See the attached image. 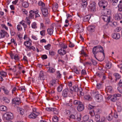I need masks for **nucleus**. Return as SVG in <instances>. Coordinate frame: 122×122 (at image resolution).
<instances>
[{"instance_id": "40", "label": "nucleus", "mask_w": 122, "mask_h": 122, "mask_svg": "<svg viewBox=\"0 0 122 122\" xmlns=\"http://www.w3.org/2000/svg\"><path fill=\"white\" fill-rule=\"evenodd\" d=\"M46 28V26L43 23H40V29H44Z\"/></svg>"}, {"instance_id": "46", "label": "nucleus", "mask_w": 122, "mask_h": 122, "mask_svg": "<svg viewBox=\"0 0 122 122\" xmlns=\"http://www.w3.org/2000/svg\"><path fill=\"white\" fill-rule=\"evenodd\" d=\"M81 103L80 101L77 100H75L74 102V105H78V106Z\"/></svg>"}, {"instance_id": "35", "label": "nucleus", "mask_w": 122, "mask_h": 122, "mask_svg": "<svg viewBox=\"0 0 122 122\" xmlns=\"http://www.w3.org/2000/svg\"><path fill=\"white\" fill-rule=\"evenodd\" d=\"M114 75L116 78V80L117 79H119L121 77L120 76L119 74L116 73H114Z\"/></svg>"}, {"instance_id": "3", "label": "nucleus", "mask_w": 122, "mask_h": 122, "mask_svg": "<svg viewBox=\"0 0 122 122\" xmlns=\"http://www.w3.org/2000/svg\"><path fill=\"white\" fill-rule=\"evenodd\" d=\"M121 95L119 94H115L112 95H110L109 97L111 98V100L112 102H115L116 101L117 99V97H121Z\"/></svg>"}, {"instance_id": "51", "label": "nucleus", "mask_w": 122, "mask_h": 122, "mask_svg": "<svg viewBox=\"0 0 122 122\" xmlns=\"http://www.w3.org/2000/svg\"><path fill=\"white\" fill-rule=\"evenodd\" d=\"M51 45L50 44H48L47 45L44 46L45 49L47 50H49L50 48Z\"/></svg>"}, {"instance_id": "27", "label": "nucleus", "mask_w": 122, "mask_h": 122, "mask_svg": "<svg viewBox=\"0 0 122 122\" xmlns=\"http://www.w3.org/2000/svg\"><path fill=\"white\" fill-rule=\"evenodd\" d=\"M91 18V16L90 15H88L84 17L83 18V20L84 21H88Z\"/></svg>"}, {"instance_id": "17", "label": "nucleus", "mask_w": 122, "mask_h": 122, "mask_svg": "<svg viewBox=\"0 0 122 122\" xmlns=\"http://www.w3.org/2000/svg\"><path fill=\"white\" fill-rule=\"evenodd\" d=\"M115 19L119 20L122 18V15L120 13H117L114 15Z\"/></svg>"}, {"instance_id": "62", "label": "nucleus", "mask_w": 122, "mask_h": 122, "mask_svg": "<svg viewBox=\"0 0 122 122\" xmlns=\"http://www.w3.org/2000/svg\"><path fill=\"white\" fill-rule=\"evenodd\" d=\"M28 48L30 50H32L34 51L36 50L35 48L33 46H30Z\"/></svg>"}, {"instance_id": "32", "label": "nucleus", "mask_w": 122, "mask_h": 122, "mask_svg": "<svg viewBox=\"0 0 122 122\" xmlns=\"http://www.w3.org/2000/svg\"><path fill=\"white\" fill-rule=\"evenodd\" d=\"M17 110H19L20 114L21 115H23L24 113V110L20 107H18L17 108Z\"/></svg>"}, {"instance_id": "52", "label": "nucleus", "mask_w": 122, "mask_h": 122, "mask_svg": "<svg viewBox=\"0 0 122 122\" xmlns=\"http://www.w3.org/2000/svg\"><path fill=\"white\" fill-rule=\"evenodd\" d=\"M74 71L76 72L77 74H79L80 71L78 70L76 67H75L74 69Z\"/></svg>"}, {"instance_id": "36", "label": "nucleus", "mask_w": 122, "mask_h": 122, "mask_svg": "<svg viewBox=\"0 0 122 122\" xmlns=\"http://www.w3.org/2000/svg\"><path fill=\"white\" fill-rule=\"evenodd\" d=\"M33 112L36 114L39 115V111L38 109H37L36 108L34 107L32 108V109Z\"/></svg>"}, {"instance_id": "28", "label": "nucleus", "mask_w": 122, "mask_h": 122, "mask_svg": "<svg viewBox=\"0 0 122 122\" xmlns=\"http://www.w3.org/2000/svg\"><path fill=\"white\" fill-rule=\"evenodd\" d=\"M31 27L34 29H36L38 28L36 23L35 22H34L32 23L31 25Z\"/></svg>"}, {"instance_id": "53", "label": "nucleus", "mask_w": 122, "mask_h": 122, "mask_svg": "<svg viewBox=\"0 0 122 122\" xmlns=\"http://www.w3.org/2000/svg\"><path fill=\"white\" fill-rule=\"evenodd\" d=\"M84 98L86 100H91V97L89 95H86L84 96Z\"/></svg>"}, {"instance_id": "30", "label": "nucleus", "mask_w": 122, "mask_h": 122, "mask_svg": "<svg viewBox=\"0 0 122 122\" xmlns=\"http://www.w3.org/2000/svg\"><path fill=\"white\" fill-rule=\"evenodd\" d=\"M55 71V69L50 67H49V69L48 70V71L51 73H53Z\"/></svg>"}, {"instance_id": "59", "label": "nucleus", "mask_w": 122, "mask_h": 122, "mask_svg": "<svg viewBox=\"0 0 122 122\" xmlns=\"http://www.w3.org/2000/svg\"><path fill=\"white\" fill-rule=\"evenodd\" d=\"M122 29V28L121 27H117L115 30L116 32H118L120 31Z\"/></svg>"}, {"instance_id": "6", "label": "nucleus", "mask_w": 122, "mask_h": 122, "mask_svg": "<svg viewBox=\"0 0 122 122\" xmlns=\"http://www.w3.org/2000/svg\"><path fill=\"white\" fill-rule=\"evenodd\" d=\"M32 44V41L30 38H28V40L25 41L24 43V45L27 48L31 46Z\"/></svg>"}, {"instance_id": "60", "label": "nucleus", "mask_w": 122, "mask_h": 122, "mask_svg": "<svg viewBox=\"0 0 122 122\" xmlns=\"http://www.w3.org/2000/svg\"><path fill=\"white\" fill-rule=\"evenodd\" d=\"M66 15L67 19L70 20H71L72 17L71 15L69 14H67Z\"/></svg>"}, {"instance_id": "58", "label": "nucleus", "mask_w": 122, "mask_h": 122, "mask_svg": "<svg viewBox=\"0 0 122 122\" xmlns=\"http://www.w3.org/2000/svg\"><path fill=\"white\" fill-rule=\"evenodd\" d=\"M17 29L18 30H22V28L21 25L20 24L17 26Z\"/></svg>"}, {"instance_id": "42", "label": "nucleus", "mask_w": 122, "mask_h": 122, "mask_svg": "<svg viewBox=\"0 0 122 122\" xmlns=\"http://www.w3.org/2000/svg\"><path fill=\"white\" fill-rule=\"evenodd\" d=\"M22 4L23 6L25 8H27L29 5L28 3L25 2H23Z\"/></svg>"}, {"instance_id": "10", "label": "nucleus", "mask_w": 122, "mask_h": 122, "mask_svg": "<svg viewBox=\"0 0 122 122\" xmlns=\"http://www.w3.org/2000/svg\"><path fill=\"white\" fill-rule=\"evenodd\" d=\"M42 13L44 17L47 16L48 14L47 9L45 8L42 7L41 8Z\"/></svg>"}, {"instance_id": "44", "label": "nucleus", "mask_w": 122, "mask_h": 122, "mask_svg": "<svg viewBox=\"0 0 122 122\" xmlns=\"http://www.w3.org/2000/svg\"><path fill=\"white\" fill-rule=\"evenodd\" d=\"M106 90L108 92H111L112 90V87L111 86H108L106 88Z\"/></svg>"}, {"instance_id": "21", "label": "nucleus", "mask_w": 122, "mask_h": 122, "mask_svg": "<svg viewBox=\"0 0 122 122\" xmlns=\"http://www.w3.org/2000/svg\"><path fill=\"white\" fill-rule=\"evenodd\" d=\"M38 115L33 112H32L29 115V117L30 118L35 119L37 117Z\"/></svg>"}, {"instance_id": "11", "label": "nucleus", "mask_w": 122, "mask_h": 122, "mask_svg": "<svg viewBox=\"0 0 122 122\" xmlns=\"http://www.w3.org/2000/svg\"><path fill=\"white\" fill-rule=\"evenodd\" d=\"M10 56L12 59H14L16 61H18L20 59L19 57L17 54L15 55L13 54L12 53H11L10 54Z\"/></svg>"}, {"instance_id": "39", "label": "nucleus", "mask_w": 122, "mask_h": 122, "mask_svg": "<svg viewBox=\"0 0 122 122\" xmlns=\"http://www.w3.org/2000/svg\"><path fill=\"white\" fill-rule=\"evenodd\" d=\"M3 99L4 102L6 103H8L10 102V100L6 97H3Z\"/></svg>"}, {"instance_id": "64", "label": "nucleus", "mask_w": 122, "mask_h": 122, "mask_svg": "<svg viewBox=\"0 0 122 122\" xmlns=\"http://www.w3.org/2000/svg\"><path fill=\"white\" fill-rule=\"evenodd\" d=\"M118 85L119 87L122 86V79L120 80L118 84Z\"/></svg>"}, {"instance_id": "7", "label": "nucleus", "mask_w": 122, "mask_h": 122, "mask_svg": "<svg viewBox=\"0 0 122 122\" xmlns=\"http://www.w3.org/2000/svg\"><path fill=\"white\" fill-rule=\"evenodd\" d=\"M5 36L6 37H8L9 36L8 33L3 30H0V39L4 38Z\"/></svg>"}, {"instance_id": "23", "label": "nucleus", "mask_w": 122, "mask_h": 122, "mask_svg": "<svg viewBox=\"0 0 122 122\" xmlns=\"http://www.w3.org/2000/svg\"><path fill=\"white\" fill-rule=\"evenodd\" d=\"M30 14L29 15L28 17L30 19H32L34 18V14H33V10H31L29 12Z\"/></svg>"}, {"instance_id": "61", "label": "nucleus", "mask_w": 122, "mask_h": 122, "mask_svg": "<svg viewBox=\"0 0 122 122\" xmlns=\"http://www.w3.org/2000/svg\"><path fill=\"white\" fill-rule=\"evenodd\" d=\"M89 113L91 116H93L95 114L93 110L90 111L89 112Z\"/></svg>"}, {"instance_id": "38", "label": "nucleus", "mask_w": 122, "mask_h": 122, "mask_svg": "<svg viewBox=\"0 0 122 122\" xmlns=\"http://www.w3.org/2000/svg\"><path fill=\"white\" fill-rule=\"evenodd\" d=\"M7 109V107L5 106H0V110L2 111H5Z\"/></svg>"}, {"instance_id": "48", "label": "nucleus", "mask_w": 122, "mask_h": 122, "mask_svg": "<svg viewBox=\"0 0 122 122\" xmlns=\"http://www.w3.org/2000/svg\"><path fill=\"white\" fill-rule=\"evenodd\" d=\"M30 19L28 17H26L25 19L26 22L27 23V24L29 25H30L31 23V21L30 20Z\"/></svg>"}, {"instance_id": "31", "label": "nucleus", "mask_w": 122, "mask_h": 122, "mask_svg": "<svg viewBox=\"0 0 122 122\" xmlns=\"http://www.w3.org/2000/svg\"><path fill=\"white\" fill-rule=\"evenodd\" d=\"M103 12L105 13V15H109L111 13L110 10L108 9H106L103 10Z\"/></svg>"}, {"instance_id": "33", "label": "nucleus", "mask_w": 122, "mask_h": 122, "mask_svg": "<svg viewBox=\"0 0 122 122\" xmlns=\"http://www.w3.org/2000/svg\"><path fill=\"white\" fill-rule=\"evenodd\" d=\"M87 5V2L81 3V7L83 8L84 9H86Z\"/></svg>"}, {"instance_id": "25", "label": "nucleus", "mask_w": 122, "mask_h": 122, "mask_svg": "<svg viewBox=\"0 0 122 122\" xmlns=\"http://www.w3.org/2000/svg\"><path fill=\"white\" fill-rule=\"evenodd\" d=\"M95 27V26L93 25L89 26L88 28V30L91 32H93L94 31Z\"/></svg>"}, {"instance_id": "49", "label": "nucleus", "mask_w": 122, "mask_h": 122, "mask_svg": "<svg viewBox=\"0 0 122 122\" xmlns=\"http://www.w3.org/2000/svg\"><path fill=\"white\" fill-rule=\"evenodd\" d=\"M0 74L3 77H5L6 75V73L3 71L0 72Z\"/></svg>"}, {"instance_id": "2", "label": "nucleus", "mask_w": 122, "mask_h": 122, "mask_svg": "<svg viewBox=\"0 0 122 122\" xmlns=\"http://www.w3.org/2000/svg\"><path fill=\"white\" fill-rule=\"evenodd\" d=\"M71 90V91L77 92L78 94L81 96H83L84 95V93L82 92V89L81 88L79 89L76 86H74L73 88H72Z\"/></svg>"}, {"instance_id": "19", "label": "nucleus", "mask_w": 122, "mask_h": 122, "mask_svg": "<svg viewBox=\"0 0 122 122\" xmlns=\"http://www.w3.org/2000/svg\"><path fill=\"white\" fill-rule=\"evenodd\" d=\"M68 90L67 89H66L63 90L62 92V95L63 97H67L68 92Z\"/></svg>"}, {"instance_id": "13", "label": "nucleus", "mask_w": 122, "mask_h": 122, "mask_svg": "<svg viewBox=\"0 0 122 122\" xmlns=\"http://www.w3.org/2000/svg\"><path fill=\"white\" fill-rule=\"evenodd\" d=\"M111 17L110 15L108 16H104L102 18V19L105 21L107 23L110 22Z\"/></svg>"}, {"instance_id": "22", "label": "nucleus", "mask_w": 122, "mask_h": 122, "mask_svg": "<svg viewBox=\"0 0 122 122\" xmlns=\"http://www.w3.org/2000/svg\"><path fill=\"white\" fill-rule=\"evenodd\" d=\"M84 108L83 105L81 103L77 107V109L79 111H81L83 110Z\"/></svg>"}, {"instance_id": "12", "label": "nucleus", "mask_w": 122, "mask_h": 122, "mask_svg": "<svg viewBox=\"0 0 122 122\" xmlns=\"http://www.w3.org/2000/svg\"><path fill=\"white\" fill-rule=\"evenodd\" d=\"M20 99L19 98H15L12 100V103L16 104H19L20 103Z\"/></svg>"}, {"instance_id": "9", "label": "nucleus", "mask_w": 122, "mask_h": 122, "mask_svg": "<svg viewBox=\"0 0 122 122\" xmlns=\"http://www.w3.org/2000/svg\"><path fill=\"white\" fill-rule=\"evenodd\" d=\"M95 98L96 100L98 102H100L102 101L103 99V96L100 94L96 95L95 96Z\"/></svg>"}, {"instance_id": "24", "label": "nucleus", "mask_w": 122, "mask_h": 122, "mask_svg": "<svg viewBox=\"0 0 122 122\" xmlns=\"http://www.w3.org/2000/svg\"><path fill=\"white\" fill-rule=\"evenodd\" d=\"M121 103L118 102L117 103V110L118 112H120L122 110V108L121 105Z\"/></svg>"}, {"instance_id": "8", "label": "nucleus", "mask_w": 122, "mask_h": 122, "mask_svg": "<svg viewBox=\"0 0 122 122\" xmlns=\"http://www.w3.org/2000/svg\"><path fill=\"white\" fill-rule=\"evenodd\" d=\"M98 4L100 6L102 7L103 9H104L107 6L108 3L104 0H102L99 1Z\"/></svg>"}, {"instance_id": "14", "label": "nucleus", "mask_w": 122, "mask_h": 122, "mask_svg": "<svg viewBox=\"0 0 122 122\" xmlns=\"http://www.w3.org/2000/svg\"><path fill=\"white\" fill-rule=\"evenodd\" d=\"M39 78L41 80H43L45 79V75L43 71H41L40 72Z\"/></svg>"}, {"instance_id": "5", "label": "nucleus", "mask_w": 122, "mask_h": 122, "mask_svg": "<svg viewBox=\"0 0 122 122\" xmlns=\"http://www.w3.org/2000/svg\"><path fill=\"white\" fill-rule=\"evenodd\" d=\"M97 49L98 50V54H100V53H101L102 56H103V57L102 60L100 61H102L104 59V50L103 49V48L100 46H97Z\"/></svg>"}, {"instance_id": "55", "label": "nucleus", "mask_w": 122, "mask_h": 122, "mask_svg": "<svg viewBox=\"0 0 122 122\" xmlns=\"http://www.w3.org/2000/svg\"><path fill=\"white\" fill-rule=\"evenodd\" d=\"M38 5L40 6H41L43 7L45 6L44 3L41 1H39L38 3Z\"/></svg>"}, {"instance_id": "45", "label": "nucleus", "mask_w": 122, "mask_h": 122, "mask_svg": "<svg viewBox=\"0 0 122 122\" xmlns=\"http://www.w3.org/2000/svg\"><path fill=\"white\" fill-rule=\"evenodd\" d=\"M53 120L54 122H57L59 121V118L55 116L53 117Z\"/></svg>"}, {"instance_id": "4", "label": "nucleus", "mask_w": 122, "mask_h": 122, "mask_svg": "<svg viewBox=\"0 0 122 122\" xmlns=\"http://www.w3.org/2000/svg\"><path fill=\"white\" fill-rule=\"evenodd\" d=\"M95 4V2L92 1H90L89 7V9L91 11L94 12L96 11Z\"/></svg>"}, {"instance_id": "29", "label": "nucleus", "mask_w": 122, "mask_h": 122, "mask_svg": "<svg viewBox=\"0 0 122 122\" xmlns=\"http://www.w3.org/2000/svg\"><path fill=\"white\" fill-rule=\"evenodd\" d=\"M1 89L3 90L5 94L6 95H8L9 93V91L7 89H6L5 87L4 86L1 87Z\"/></svg>"}, {"instance_id": "50", "label": "nucleus", "mask_w": 122, "mask_h": 122, "mask_svg": "<svg viewBox=\"0 0 122 122\" xmlns=\"http://www.w3.org/2000/svg\"><path fill=\"white\" fill-rule=\"evenodd\" d=\"M47 111H54L55 110L56 108H53L47 107L46 108Z\"/></svg>"}, {"instance_id": "43", "label": "nucleus", "mask_w": 122, "mask_h": 122, "mask_svg": "<svg viewBox=\"0 0 122 122\" xmlns=\"http://www.w3.org/2000/svg\"><path fill=\"white\" fill-rule=\"evenodd\" d=\"M83 118L84 121H87L89 119V116L88 115H85L83 117Z\"/></svg>"}, {"instance_id": "16", "label": "nucleus", "mask_w": 122, "mask_h": 122, "mask_svg": "<svg viewBox=\"0 0 122 122\" xmlns=\"http://www.w3.org/2000/svg\"><path fill=\"white\" fill-rule=\"evenodd\" d=\"M92 53L94 56V57L95 58L97 59V58L96 57V54L97 53H98V50L97 49V46H95L93 47L92 49Z\"/></svg>"}, {"instance_id": "15", "label": "nucleus", "mask_w": 122, "mask_h": 122, "mask_svg": "<svg viewBox=\"0 0 122 122\" xmlns=\"http://www.w3.org/2000/svg\"><path fill=\"white\" fill-rule=\"evenodd\" d=\"M58 84V81L55 80H52L50 83V84L51 86H53L55 87Z\"/></svg>"}, {"instance_id": "1", "label": "nucleus", "mask_w": 122, "mask_h": 122, "mask_svg": "<svg viewBox=\"0 0 122 122\" xmlns=\"http://www.w3.org/2000/svg\"><path fill=\"white\" fill-rule=\"evenodd\" d=\"M4 119L7 120H10L13 118V114L10 112H7L4 115Z\"/></svg>"}, {"instance_id": "54", "label": "nucleus", "mask_w": 122, "mask_h": 122, "mask_svg": "<svg viewBox=\"0 0 122 122\" xmlns=\"http://www.w3.org/2000/svg\"><path fill=\"white\" fill-rule=\"evenodd\" d=\"M62 87L61 85H59V86L57 88V91L59 92L61 91L62 90Z\"/></svg>"}, {"instance_id": "41", "label": "nucleus", "mask_w": 122, "mask_h": 122, "mask_svg": "<svg viewBox=\"0 0 122 122\" xmlns=\"http://www.w3.org/2000/svg\"><path fill=\"white\" fill-rule=\"evenodd\" d=\"M111 2H112V5H116L118 0H109Z\"/></svg>"}, {"instance_id": "63", "label": "nucleus", "mask_w": 122, "mask_h": 122, "mask_svg": "<svg viewBox=\"0 0 122 122\" xmlns=\"http://www.w3.org/2000/svg\"><path fill=\"white\" fill-rule=\"evenodd\" d=\"M49 53L50 55L52 56H54L55 54V52L53 51H50Z\"/></svg>"}, {"instance_id": "34", "label": "nucleus", "mask_w": 122, "mask_h": 122, "mask_svg": "<svg viewBox=\"0 0 122 122\" xmlns=\"http://www.w3.org/2000/svg\"><path fill=\"white\" fill-rule=\"evenodd\" d=\"M95 120L96 121H98L100 120V116L99 114H97L95 115Z\"/></svg>"}, {"instance_id": "57", "label": "nucleus", "mask_w": 122, "mask_h": 122, "mask_svg": "<svg viewBox=\"0 0 122 122\" xmlns=\"http://www.w3.org/2000/svg\"><path fill=\"white\" fill-rule=\"evenodd\" d=\"M56 75L58 78H60L61 76V75L60 74L59 71H57L56 72Z\"/></svg>"}, {"instance_id": "20", "label": "nucleus", "mask_w": 122, "mask_h": 122, "mask_svg": "<svg viewBox=\"0 0 122 122\" xmlns=\"http://www.w3.org/2000/svg\"><path fill=\"white\" fill-rule=\"evenodd\" d=\"M112 38L116 39H118L120 37V35L118 33H115L112 35Z\"/></svg>"}, {"instance_id": "47", "label": "nucleus", "mask_w": 122, "mask_h": 122, "mask_svg": "<svg viewBox=\"0 0 122 122\" xmlns=\"http://www.w3.org/2000/svg\"><path fill=\"white\" fill-rule=\"evenodd\" d=\"M46 30L44 29L42 30L40 32V33L41 36H44L45 35Z\"/></svg>"}, {"instance_id": "37", "label": "nucleus", "mask_w": 122, "mask_h": 122, "mask_svg": "<svg viewBox=\"0 0 122 122\" xmlns=\"http://www.w3.org/2000/svg\"><path fill=\"white\" fill-rule=\"evenodd\" d=\"M20 23L22 25L25 29L24 30H25V28L27 27V25L25 24V22L22 20L20 22Z\"/></svg>"}, {"instance_id": "56", "label": "nucleus", "mask_w": 122, "mask_h": 122, "mask_svg": "<svg viewBox=\"0 0 122 122\" xmlns=\"http://www.w3.org/2000/svg\"><path fill=\"white\" fill-rule=\"evenodd\" d=\"M20 90L24 92L25 90V88L24 86H22L20 87L19 88Z\"/></svg>"}, {"instance_id": "18", "label": "nucleus", "mask_w": 122, "mask_h": 122, "mask_svg": "<svg viewBox=\"0 0 122 122\" xmlns=\"http://www.w3.org/2000/svg\"><path fill=\"white\" fill-rule=\"evenodd\" d=\"M58 53L60 55H63L66 53V51L64 49H62V48H61L60 50H58Z\"/></svg>"}, {"instance_id": "26", "label": "nucleus", "mask_w": 122, "mask_h": 122, "mask_svg": "<svg viewBox=\"0 0 122 122\" xmlns=\"http://www.w3.org/2000/svg\"><path fill=\"white\" fill-rule=\"evenodd\" d=\"M53 27H52L47 29L48 33L50 35H52L53 34Z\"/></svg>"}]
</instances>
